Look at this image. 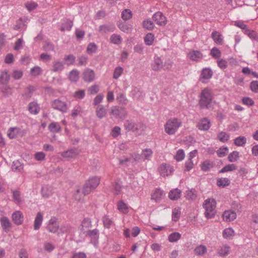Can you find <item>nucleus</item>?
<instances>
[{
    "label": "nucleus",
    "instance_id": "nucleus-1",
    "mask_svg": "<svg viewBox=\"0 0 258 258\" xmlns=\"http://www.w3.org/2000/svg\"><path fill=\"white\" fill-rule=\"evenodd\" d=\"M213 100L212 91L208 88L204 89L201 93L199 104L202 108H209Z\"/></svg>",
    "mask_w": 258,
    "mask_h": 258
},
{
    "label": "nucleus",
    "instance_id": "nucleus-2",
    "mask_svg": "<svg viewBox=\"0 0 258 258\" xmlns=\"http://www.w3.org/2000/svg\"><path fill=\"white\" fill-rule=\"evenodd\" d=\"M100 183L98 177H93L89 179L83 185L82 192L84 195H88L92 190L95 189Z\"/></svg>",
    "mask_w": 258,
    "mask_h": 258
},
{
    "label": "nucleus",
    "instance_id": "nucleus-3",
    "mask_svg": "<svg viewBox=\"0 0 258 258\" xmlns=\"http://www.w3.org/2000/svg\"><path fill=\"white\" fill-rule=\"evenodd\" d=\"M181 125L179 119L176 118L169 119L165 125V131L168 135H173Z\"/></svg>",
    "mask_w": 258,
    "mask_h": 258
},
{
    "label": "nucleus",
    "instance_id": "nucleus-4",
    "mask_svg": "<svg viewBox=\"0 0 258 258\" xmlns=\"http://www.w3.org/2000/svg\"><path fill=\"white\" fill-rule=\"evenodd\" d=\"M216 202L214 199H207L205 201L204 207L205 209V216L208 218L214 217L216 213L215 208Z\"/></svg>",
    "mask_w": 258,
    "mask_h": 258
},
{
    "label": "nucleus",
    "instance_id": "nucleus-5",
    "mask_svg": "<svg viewBox=\"0 0 258 258\" xmlns=\"http://www.w3.org/2000/svg\"><path fill=\"white\" fill-rule=\"evenodd\" d=\"M109 114L113 117L121 120L124 119L127 116V111L124 107L119 106H113L109 110Z\"/></svg>",
    "mask_w": 258,
    "mask_h": 258
},
{
    "label": "nucleus",
    "instance_id": "nucleus-6",
    "mask_svg": "<svg viewBox=\"0 0 258 258\" xmlns=\"http://www.w3.org/2000/svg\"><path fill=\"white\" fill-rule=\"evenodd\" d=\"M51 106L54 109L58 110L62 112H66L68 110L67 103L59 99H55L53 101Z\"/></svg>",
    "mask_w": 258,
    "mask_h": 258
},
{
    "label": "nucleus",
    "instance_id": "nucleus-7",
    "mask_svg": "<svg viewBox=\"0 0 258 258\" xmlns=\"http://www.w3.org/2000/svg\"><path fill=\"white\" fill-rule=\"evenodd\" d=\"M159 171L161 176H168L172 173L173 167L169 164L163 163L160 165Z\"/></svg>",
    "mask_w": 258,
    "mask_h": 258
},
{
    "label": "nucleus",
    "instance_id": "nucleus-8",
    "mask_svg": "<svg viewBox=\"0 0 258 258\" xmlns=\"http://www.w3.org/2000/svg\"><path fill=\"white\" fill-rule=\"evenodd\" d=\"M153 20L160 26H164L167 23L166 17L160 12H158L153 15Z\"/></svg>",
    "mask_w": 258,
    "mask_h": 258
},
{
    "label": "nucleus",
    "instance_id": "nucleus-9",
    "mask_svg": "<svg viewBox=\"0 0 258 258\" xmlns=\"http://www.w3.org/2000/svg\"><path fill=\"white\" fill-rule=\"evenodd\" d=\"M95 74L93 70L87 69L84 70L83 73V79L85 82H90L94 80Z\"/></svg>",
    "mask_w": 258,
    "mask_h": 258
},
{
    "label": "nucleus",
    "instance_id": "nucleus-10",
    "mask_svg": "<svg viewBox=\"0 0 258 258\" xmlns=\"http://www.w3.org/2000/svg\"><path fill=\"white\" fill-rule=\"evenodd\" d=\"M213 72L210 68H204L201 74L200 80L202 82H204L203 80H209L213 76Z\"/></svg>",
    "mask_w": 258,
    "mask_h": 258
},
{
    "label": "nucleus",
    "instance_id": "nucleus-11",
    "mask_svg": "<svg viewBox=\"0 0 258 258\" xmlns=\"http://www.w3.org/2000/svg\"><path fill=\"white\" fill-rule=\"evenodd\" d=\"M12 220L15 224L19 225L23 222V214L20 211H16L12 214Z\"/></svg>",
    "mask_w": 258,
    "mask_h": 258
},
{
    "label": "nucleus",
    "instance_id": "nucleus-12",
    "mask_svg": "<svg viewBox=\"0 0 258 258\" xmlns=\"http://www.w3.org/2000/svg\"><path fill=\"white\" fill-rule=\"evenodd\" d=\"M0 221L3 229L6 232H8L12 226V223L10 220L7 217H3L1 218Z\"/></svg>",
    "mask_w": 258,
    "mask_h": 258
},
{
    "label": "nucleus",
    "instance_id": "nucleus-13",
    "mask_svg": "<svg viewBox=\"0 0 258 258\" xmlns=\"http://www.w3.org/2000/svg\"><path fill=\"white\" fill-rule=\"evenodd\" d=\"M115 26L113 25L105 24L99 26V32L103 34L114 31Z\"/></svg>",
    "mask_w": 258,
    "mask_h": 258
},
{
    "label": "nucleus",
    "instance_id": "nucleus-14",
    "mask_svg": "<svg viewBox=\"0 0 258 258\" xmlns=\"http://www.w3.org/2000/svg\"><path fill=\"white\" fill-rule=\"evenodd\" d=\"M223 218L224 221H232L236 218V214L233 211H225L223 214Z\"/></svg>",
    "mask_w": 258,
    "mask_h": 258
},
{
    "label": "nucleus",
    "instance_id": "nucleus-15",
    "mask_svg": "<svg viewBox=\"0 0 258 258\" xmlns=\"http://www.w3.org/2000/svg\"><path fill=\"white\" fill-rule=\"evenodd\" d=\"M197 127L200 130L207 131L210 127V121L207 118H203L198 123Z\"/></svg>",
    "mask_w": 258,
    "mask_h": 258
},
{
    "label": "nucleus",
    "instance_id": "nucleus-16",
    "mask_svg": "<svg viewBox=\"0 0 258 258\" xmlns=\"http://www.w3.org/2000/svg\"><path fill=\"white\" fill-rule=\"evenodd\" d=\"M87 235L90 237L92 242H94L95 243L98 241L99 238V230L97 229L88 230L87 231Z\"/></svg>",
    "mask_w": 258,
    "mask_h": 258
},
{
    "label": "nucleus",
    "instance_id": "nucleus-17",
    "mask_svg": "<svg viewBox=\"0 0 258 258\" xmlns=\"http://www.w3.org/2000/svg\"><path fill=\"white\" fill-rule=\"evenodd\" d=\"M43 216L40 212L37 213L36 217L34 222V230H38L42 223Z\"/></svg>",
    "mask_w": 258,
    "mask_h": 258
},
{
    "label": "nucleus",
    "instance_id": "nucleus-18",
    "mask_svg": "<svg viewBox=\"0 0 258 258\" xmlns=\"http://www.w3.org/2000/svg\"><path fill=\"white\" fill-rule=\"evenodd\" d=\"M188 57L194 61H198L203 57L202 53L198 50H192L190 51L188 54Z\"/></svg>",
    "mask_w": 258,
    "mask_h": 258
},
{
    "label": "nucleus",
    "instance_id": "nucleus-19",
    "mask_svg": "<svg viewBox=\"0 0 258 258\" xmlns=\"http://www.w3.org/2000/svg\"><path fill=\"white\" fill-rule=\"evenodd\" d=\"M64 69V63L60 61H54L52 62L51 71L53 72L62 71Z\"/></svg>",
    "mask_w": 258,
    "mask_h": 258
},
{
    "label": "nucleus",
    "instance_id": "nucleus-20",
    "mask_svg": "<svg viewBox=\"0 0 258 258\" xmlns=\"http://www.w3.org/2000/svg\"><path fill=\"white\" fill-rule=\"evenodd\" d=\"M212 38L214 41L217 44L221 45L223 43V38L221 34L217 31L212 33Z\"/></svg>",
    "mask_w": 258,
    "mask_h": 258
},
{
    "label": "nucleus",
    "instance_id": "nucleus-21",
    "mask_svg": "<svg viewBox=\"0 0 258 258\" xmlns=\"http://www.w3.org/2000/svg\"><path fill=\"white\" fill-rule=\"evenodd\" d=\"M164 195L163 191L160 189H156L151 195V199L155 200L156 202L160 201Z\"/></svg>",
    "mask_w": 258,
    "mask_h": 258
},
{
    "label": "nucleus",
    "instance_id": "nucleus-22",
    "mask_svg": "<svg viewBox=\"0 0 258 258\" xmlns=\"http://www.w3.org/2000/svg\"><path fill=\"white\" fill-rule=\"evenodd\" d=\"M181 196V190L178 188L171 190L168 195L169 198L171 200H176Z\"/></svg>",
    "mask_w": 258,
    "mask_h": 258
},
{
    "label": "nucleus",
    "instance_id": "nucleus-23",
    "mask_svg": "<svg viewBox=\"0 0 258 258\" xmlns=\"http://www.w3.org/2000/svg\"><path fill=\"white\" fill-rule=\"evenodd\" d=\"M124 128L126 130L132 131L133 132H136L139 130L138 125L133 122L126 120L124 124Z\"/></svg>",
    "mask_w": 258,
    "mask_h": 258
},
{
    "label": "nucleus",
    "instance_id": "nucleus-24",
    "mask_svg": "<svg viewBox=\"0 0 258 258\" xmlns=\"http://www.w3.org/2000/svg\"><path fill=\"white\" fill-rule=\"evenodd\" d=\"M96 116L100 119L105 117L106 114V110L103 105H98L96 110Z\"/></svg>",
    "mask_w": 258,
    "mask_h": 258
},
{
    "label": "nucleus",
    "instance_id": "nucleus-25",
    "mask_svg": "<svg viewBox=\"0 0 258 258\" xmlns=\"http://www.w3.org/2000/svg\"><path fill=\"white\" fill-rule=\"evenodd\" d=\"M40 108L38 104L35 102H30L28 105V110L32 114H37L39 111Z\"/></svg>",
    "mask_w": 258,
    "mask_h": 258
},
{
    "label": "nucleus",
    "instance_id": "nucleus-26",
    "mask_svg": "<svg viewBox=\"0 0 258 258\" xmlns=\"http://www.w3.org/2000/svg\"><path fill=\"white\" fill-rule=\"evenodd\" d=\"M103 225L105 228L109 229L111 226L114 225V221L112 218H109L108 216L105 215L102 218Z\"/></svg>",
    "mask_w": 258,
    "mask_h": 258
},
{
    "label": "nucleus",
    "instance_id": "nucleus-27",
    "mask_svg": "<svg viewBox=\"0 0 258 258\" xmlns=\"http://www.w3.org/2000/svg\"><path fill=\"white\" fill-rule=\"evenodd\" d=\"M69 80L72 82H77L79 79V72L77 70H73L69 73Z\"/></svg>",
    "mask_w": 258,
    "mask_h": 258
},
{
    "label": "nucleus",
    "instance_id": "nucleus-28",
    "mask_svg": "<svg viewBox=\"0 0 258 258\" xmlns=\"http://www.w3.org/2000/svg\"><path fill=\"white\" fill-rule=\"evenodd\" d=\"M163 67V62L160 57L154 58V63L152 64V69L154 71H159Z\"/></svg>",
    "mask_w": 258,
    "mask_h": 258
},
{
    "label": "nucleus",
    "instance_id": "nucleus-29",
    "mask_svg": "<svg viewBox=\"0 0 258 258\" xmlns=\"http://www.w3.org/2000/svg\"><path fill=\"white\" fill-rule=\"evenodd\" d=\"M41 192L43 197L48 198L52 194V188L51 186L43 187Z\"/></svg>",
    "mask_w": 258,
    "mask_h": 258
},
{
    "label": "nucleus",
    "instance_id": "nucleus-30",
    "mask_svg": "<svg viewBox=\"0 0 258 258\" xmlns=\"http://www.w3.org/2000/svg\"><path fill=\"white\" fill-rule=\"evenodd\" d=\"M49 130L52 133H58L61 130V127L58 123L53 122L48 125Z\"/></svg>",
    "mask_w": 258,
    "mask_h": 258
},
{
    "label": "nucleus",
    "instance_id": "nucleus-31",
    "mask_svg": "<svg viewBox=\"0 0 258 258\" xmlns=\"http://www.w3.org/2000/svg\"><path fill=\"white\" fill-rule=\"evenodd\" d=\"M116 101L119 104L126 105L128 100L125 95L121 93H118L116 96Z\"/></svg>",
    "mask_w": 258,
    "mask_h": 258
},
{
    "label": "nucleus",
    "instance_id": "nucleus-32",
    "mask_svg": "<svg viewBox=\"0 0 258 258\" xmlns=\"http://www.w3.org/2000/svg\"><path fill=\"white\" fill-rule=\"evenodd\" d=\"M217 138L220 141L225 143L228 141L229 139V135L225 132H221L218 133Z\"/></svg>",
    "mask_w": 258,
    "mask_h": 258
},
{
    "label": "nucleus",
    "instance_id": "nucleus-33",
    "mask_svg": "<svg viewBox=\"0 0 258 258\" xmlns=\"http://www.w3.org/2000/svg\"><path fill=\"white\" fill-rule=\"evenodd\" d=\"M122 186L120 180L112 183V189L115 194L118 195L121 191Z\"/></svg>",
    "mask_w": 258,
    "mask_h": 258
},
{
    "label": "nucleus",
    "instance_id": "nucleus-34",
    "mask_svg": "<svg viewBox=\"0 0 258 258\" xmlns=\"http://www.w3.org/2000/svg\"><path fill=\"white\" fill-rule=\"evenodd\" d=\"M153 154V151L151 149H145L142 151V157L143 160H149Z\"/></svg>",
    "mask_w": 258,
    "mask_h": 258
},
{
    "label": "nucleus",
    "instance_id": "nucleus-35",
    "mask_svg": "<svg viewBox=\"0 0 258 258\" xmlns=\"http://www.w3.org/2000/svg\"><path fill=\"white\" fill-rule=\"evenodd\" d=\"M230 183V180L227 178H219L217 181V184L220 187H225L229 185Z\"/></svg>",
    "mask_w": 258,
    "mask_h": 258
},
{
    "label": "nucleus",
    "instance_id": "nucleus-36",
    "mask_svg": "<svg viewBox=\"0 0 258 258\" xmlns=\"http://www.w3.org/2000/svg\"><path fill=\"white\" fill-rule=\"evenodd\" d=\"M117 209L123 213L126 214L128 212L127 205L122 201H119L117 203Z\"/></svg>",
    "mask_w": 258,
    "mask_h": 258
},
{
    "label": "nucleus",
    "instance_id": "nucleus-37",
    "mask_svg": "<svg viewBox=\"0 0 258 258\" xmlns=\"http://www.w3.org/2000/svg\"><path fill=\"white\" fill-rule=\"evenodd\" d=\"M110 42L115 44H119L122 41V38L120 35L116 34H113L110 38Z\"/></svg>",
    "mask_w": 258,
    "mask_h": 258
},
{
    "label": "nucleus",
    "instance_id": "nucleus-38",
    "mask_svg": "<svg viewBox=\"0 0 258 258\" xmlns=\"http://www.w3.org/2000/svg\"><path fill=\"white\" fill-rule=\"evenodd\" d=\"M10 76L7 71L3 72L0 76V83L2 84H6L9 81Z\"/></svg>",
    "mask_w": 258,
    "mask_h": 258
},
{
    "label": "nucleus",
    "instance_id": "nucleus-39",
    "mask_svg": "<svg viewBox=\"0 0 258 258\" xmlns=\"http://www.w3.org/2000/svg\"><path fill=\"white\" fill-rule=\"evenodd\" d=\"M85 90L84 89H79L74 93L73 97L77 99H82L85 96Z\"/></svg>",
    "mask_w": 258,
    "mask_h": 258
},
{
    "label": "nucleus",
    "instance_id": "nucleus-40",
    "mask_svg": "<svg viewBox=\"0 0 258 258\" xmlns=\"http://www.w3.org/2000/svg\"><path fill=\"white\" fill-rule=\"evenodd\" d=\"M12 192L13 193V197L14 201L17 204H20L21 203V193L19 191L17 190H12Z\"/></svg>",
    "mask_w": 258,
    "mask_h": 258
},
{
    "label": "nucleus",
    "instance_id": "nucleus-41",
    "mask_svg": "<svg viewBox=\"0 0 258 258\" xmlns=\"http://www.w3.org/2000/svg\"><path fill=\"white\" fill-rule=\"evenodd\" d=\"M185 194L187 200H194L197 197L196 191L194 189L186 190Z\"/></svg>",
    "mask_w": 258,
    "mask_h": 258
},
{
    "label": "nucleus",
    "instance_id": "nucleus-42",
    "mask_svg": "<svg viewBox=\"0 0 258 258\" xmlns=\"http://www.w3.org/2000/svg\"><path fill=\"white\" fill-rule=\"evenodd\" d=\"M237 167L233 164H228L225 166L221 170L219 171V173H224L228 171H232L236 170Z\"/></svg>",
    "mask_w": 258,
    "mask_h": 258
},
{
    "label": "nucleus",
    "instance_id": "nucleus-43",
    "mask_svg": "<svg viewBox=\"0 0 258 258\" xmlns=\"http://www.w3.org/2000/svg\"><path fill=\"white\" fill-rule=\"evenodd\" d=\"M246 143V139L243 136L238 137L234 140V144L237 146H243Z\"/></svg>",
    "mask_w": 258,
    "mask_h": 258
},
{
    "label": "nucleus",
    "instance_id": "nucleus-44",
    "mask_svg": "<svg viewBox=\"0 0 258 258\" xmlns=\"http://www.w3.org/2000/svg\"><path fill=\"white\" fill-rule=\"evenodd\" d=\"M229 251V247L227 245L221 246L218 249V254L220 256H224L227 255Z\"/></svg>",
    "mask_w": 258,
    "mask_h": 258
},
{
    "label": "nucleus",
    "instance_id": "nucleus-45",
    "mask_svg": "<svg viewBox=\"0 0 258 258\" xmlns=\"http://www.w3.org/2000/svg\"><path fill=\"white\" fill-rule=\"evenodd\" d=\"M213 167V162L209 160L205 161L201 165V169L204 171H208Z\"/></svg>",
    "mask_w": 258,
    "mask_h": 258
},
{
    "label": "nucleus",
    "instance_id": "nucleus-46",
    "mask_svg": "<svg viewBox=\"0 0 258 258\" xmlns=\"http://www.w3.org/2000/svg\"><path fill=\"white\" fill-rule=\"evenodd\" d=\"M19 132V128L17 127H11L8 130V136L10 139H14L17 135Z\"/></svg>",
    "mask_w": 258,
    "mask_h": 258
},
{
    "label": "nucleus",
    "instance_id": "nucleus-47",
    "mask_svg": "<svg viewBox=\"0 0 258 258\" xmlns=\"http://www.w3.org/2000/svg\"><path fill=\"white\" fill-rule=\"evenodd\" d=\"M181 237V234L178 232H173L168 236V240L170 242H174L177 241Z\"/></svg>",
    "mask_w": 258,
    "mask_h": 258
},
{
    "label": "nucleus",
    "instance_id": "nucleus-48",
    "mask_svg": "<svg viewBox=\"0 0 258 258\" xmlns=\"http://www.w3.org/2000/svg\"><path fill=\"white\" fill-rule=\"evenodd\" d=\"M12 168L13 171L17 172L20 171L23 169V167L19 160H15L13 162Z\"/></svg>",
    "mask_w": 258,
    "mask_h": 258
},
{
    "label": "nucleus",
    "instance_id": "nucleus-49",
    "mask_svg": "<svg viewBox=\"0 0 258 258\" xmlns=\"http://www.w3.org/2000/svg\"><path fill=\"white\" fill-rule=\"evenodd\" d=\"M197 160H192L191 159L188 158L185 163L186 170L188 171L190 170L193 168L195 164L197 163Z\"/></svg>",
    "mask_w": 258,
    "mask_h": 258
},
{
    "label": "nucleus",
    "instance_id": "nucleus-50",
    "mask_svg": "<svg viewBox=\"0 0 258 258\" xmlns=\"http://www.w3.org/2000/svg\"><path fill=\"white\" fill-rule=\"evenodd\" d=\"M154 40V36L152 33L147 34L144 38L145 43L147 45H151L153 44Z\"/></svg>",
    "mask_w": 258,
    "mask_h": 258
},
{
    "label": "nucleus",
    "instance_id": "nucleus-51",
    "mask_svg": "<svg viewBox=\"0 0 258 258\" xmlns=\"http://www.w3.org/2000/svg\"><path fill=\"white\" fill-rule=\"evenodd\" d=\"M239 157V152L234 151L231 153L228 157V161L231 162H235Z\"/></svg>",
    "mask_w": 258,
    "mask_h": 258
},
{
    "label": "nucleus",
    "instance_id": "nucleus-52",
    "mask_svg": "<svg viewBox=\"0 0 258 258\" xmlns=\"http://www.w3.org/2000/svg\"><path fill=\"white\" fill-rule=\"evenodd\" d=\"M122 18L124 20H127L132 17V11L129 9H125L121 14Z\"/></svg>",
    "mask_w": 258,
    "mask_h": 258
},
{
    "label": "nucleus",
    "instance_id": "nucleus-53",
    "mask_svg": "<svg viewBox=\"0 0 258 258\" xmlns=\"http://www.w3.org/2000/svg\"><path fill=\"white\" fill-rule=\"evenodd\" d=\"M143 25L145 28L149 30H153L155 26L154 23L150 20L144 21Z\"/></svg>",
    "mask_w": 258,
    "mask_h": 258
},
{
    "label": "nucleus",
    "instance_id": "nucleus-54",
    "mask_svg": "<svg viewBox=\"0 0 258 258\" xmlns=\"http://www.w3.org/2000/svg\"><path fill=\"white\" fill-rule=\"evenodd\" d=\"M97 48V45L94 43H90L87 46V52L88 54H92L96 51Z\"/></svg>",
    "mask_w": 258,
    "mask_h": 258
},
{
    "label": "nucleus",
    "instance_id": "nucleus-55",
    "mask_svg": "<svg viewBox=\"0 0 258 258\" xmlns=\"http://www.w3.org/2000/svg\"><path fill=\"white\" fill-rule=\"evenodd\" d=\"M82 229L83 228H88L92 226V221L90 218H85L81 223Z\"/></svg>",
    "mask_w": 258,
    "mask_h": 258
},
{
    "label": "nucleus",
    "instance_id": "nucleus-56",
    "mask_svg": "<svg viewBox=\"0 0 258 258\" xmlns=\"http://www.w3.org/2000/svg\"><path fill=\"white\" fill-rule=\"evenodd\" d=\"M76 57L72 54H70L64 57V60L66 61V64L68 66L73 64L75 61Z\"/></svg>",
    "mask_w": 258,
    "mask_h": 258
},
{
    "label": "nucleus",
    "instance_id": "nucleus-57",
    "mask_svg": "<svg viewBox=\"0 0 258 258\" xmlns=\"http://www.w3.org/2000/svg\"><path fill=\"white\" fill-rule=\"evenodd\" d=\"M195 253L199 255H203L207 251V248L204 245H200L195 249Z\"/></svg>",
    "mask_w": 258,
    "mask_h": 258
},
{
    "label": "nucleus",
    "instance_id": "nucleus-58",
    "mask_svg": "<svg viewBox=\"0 0 258 258\" xmlns=\"http://www.w3.org/2000/svg\"><path fill=\"white\" fill-rule=\"evenodd\" d=\"M245 33L250 38L258 41V34L256 32L250 30L249 29H246Z\"/></svg>",
    "mask_w": 258,
    "mask_h": 258
},
{
    "label": "nucleus",
    "instance_id": "nucleus-59",
    "mask_svg": "<svg viewBox=\"0 0 258 258\" xmlns=\"http://www.w3.org/2000/svg\"><path fill=\"white\" fill-rule=\"evenodd\" d=\"M73 26V22L70 20H67L66 23L62 24L60 30L62 31H64L65 30L69 31L71 29Z\"/></svg>",
    "mask_w": 258,
    "mask_h": 258
},
{
    "label": "nucleus",
    "instance_id": "nucleus-60",
    "mask_svg": "<svg viewBox=\"0 0 258 258\" xmlns=\"http://www.w3.org/2000/svg\"><path fill=\"white\" fill-rule=\"evenodd\" d=\"M42 70L40 67L35 66L30 70V73L32 76H37L41 74Z\"/></svg>",
    "mask_w": 258,
    "mask_h": 258
},
{
    "label": "nucleus",
    "instance_id": "nucleus-61",
    "mask_svg": "<svg viewBox=\"0 0 258 258\" xmlns=\"http://www.w3.org/2000/svg\"><path fill=\"white\" fill-rule=\"evenodd\" d=\"M180 211L179 209L175 208L172 211V220L174 221H177L180 217Z\"/></svg>",
    "mask_w": 258,
    "mask_h": 258
},
{
    "label": "nucleus",
    "instance_id": "nucleus-62",
    "mask_svg": "<svg viewBox=\"0 0 258 258\" xmlns=\"http://www.w3.org/2000/svg\"><path fill=\"white\" fill-rule=\"evenodd\" d=\"M60 230L63 233H70L72 231V227L69 224H65L60 227Z\"/></svg>",
    "mask_w": 258,
    "mask_h": 258
},
{
    "label": "nucleus",
    "instance_id": "nucleus-63",
    "mask_svg": "<svg viewBox=\"0 0 258 258\" xmlns=\"http://www.w3.org/2000/svg\"><path fill=\"white\" fill-rule=\"evenodd\" d=\"M184 156L185 155L183 150L182 149H180L177 151L176 155L175 156V159L176 161H180L184 159Z\"/></svg>",
    "mask_w": 258,
    "mask_h": 258
},
{
    "label": "nucleus",
    "instance_id": "nucleus-64",
    "mask_svg": "<svg viewBox=\"0 0 258 258\" xmlns=\"http://www.w3.org/2000/svg\"><path fill=\"white\" fill-rule=\"evenodd\" d=\"M59 226L58 224H48L47 229L51 233H56L58 230Z\"/></svg>",
    "mask_w": 258,
    "mask_h": 258
}]
</instances>
